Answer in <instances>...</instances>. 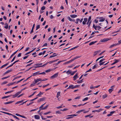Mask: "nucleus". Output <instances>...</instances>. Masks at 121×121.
Segmentation results:
<instances>
[{"mask_svg": "<svg viewBox=\"0 0 121 121\" xmlns=\"http://www.w3.org/2000/svg\"><path fill=\"white\" fill-rule=\"evenodd\" d=\"M58 73H57L56 74H55L53 75L52 76L50 77V78L51 79H53L55 78L56 77H57L58 76Z\"/></svg>", "mask_w": 121, "mask_h": 121, "instance_id": "f257e3e1", "label": "nucleus"}, {"mask_svg": "<svg viewBox=\"0 0 121 121\" xmlns=\"http://www.w3.org/2000/svg\"><path fill=\"white\" fill-rule=\"evenodd\" d=\"M46 99V98L45 97H44L42 98H40V99L38 100V102H39L41 101H43L45 100V99Z\"/></svg>", "mask_w": 121, "mask_h": 121, "instance_id": "f03ea898", "label": "nucleus"}, {"mask_svg": "<svg viewBox=\"0 0 121 121\" xmlns=\"http://www.w3.org/2000/svg\"><path fill=\"white\" fill-rule=\"evenodd\" d=\"M48 79H46L45 80L44 79H43V80H42L40 78H39V79H37L36 80V82H39V81H45V80H47Z\"/></svg>", "mask_w": 121, "mask_h": 121, "instance_id": "7ed1b4c3", "label": "nucleus"}, {"mask_svg": "<svg viewBox=\"0 0 121 121\" xmlns=\"http://www.w3.org/2000/svg\"><path fill=\"white\" fill-rule=\"evenodd\" d=\"M73 78H74V80H76L77 79V78H78V73H76V74L73 77Z\"/></svg>", "mask_w": 121, "mask_h": 121, "instance_id": "20e7f679", "label": "nucleus"}, {"mask_svg": "<svg viewBox=\"0 0 121 121\" xmlns=\"http://www.w3.org/2000/svg\"><path fill=\"white\" fill-rule=\"evenodd\" d=\"M100 52V50L95 51L94 52V54H93L94 56H96L98 53H99Z\"/></svg>", "mask_w": 121, "mask_h": 121, "instance_id": "39448f33", "label": "nucleus"}, {"mask_svg": "<svg viewBox=\"0 0 121 121\" xmlns=\"http://www.w3.org/2000/svg\"><path fill=\"white\" fill-rule=\"evenodd\" d=\"M114 60L115 61L114 62H113V63H112V64H111V65H113L116 64V63L119 62V60H117L116 59H115Z\"/></svg>", "mask_w": 121, "mask_h": 121, "instance_id": "423d86ee", "label": "nucleus"}, {"mask_svg": "<svg viewBox=\"0 0 121 121\" xmlns=\"http://www.w3.org/2000/svg\"><path fill=\"white\" fill-rule=\"evenodd\" d=\"M35 82H33L31 84V85L30 86L32 87V86H35V84L37 83V82H36V80H35Z\"/></svg>", "mask_w": 121, "mask_h": 121, "instance_id": "0eeeda50", "label": "nucleus"}, {"mask_svg": "<svg viewBox=\"0 0 121 121\" xmlns=\"http://www.w3.org/2000/svg\"><path fill=\"white\" fill-rule=\"evenodd\" d=\"M35 24H33V27L32 28L31 31H30V34H31L33 32V29L35 27Z\"/></svg>", "mask_w": 121, "mask_h": 121, "instance_id": "6e6552de", "label": "nucleus"}, {"mask_svg": "<svg viewBox=\"0 0 121 121\" xmlns=\"http://www.w3.org/2000/svg\"><path fill=\"white\" fill-rule=\"evenodd\" d=\"M35 118L36 119H39L40 118V117L38 115H35Z\"/></svg>", "mask_w": 121, "mask_h": 121, "instance_id": "1a4fd4ad", "label": "nucleus"}, {"mask_svg": "<svg viewBox=\"0 0 121 121\" xmlns=\"http://www.w3.org/2000/svg\"><path fill=\"white\" fill-rule=\"evenodd\" d=\"M118 45V43H115V44H113L112 45L110 46V47H109V48H111L115 46Z\"/></svg>", "mask_w": 121, "mask_h": 121, "instance_id": "9d476101", "label": "nucleus"}, {"mask_svg": "<svg viewBox=\"0 0 121 121\" xmlns=\"http://www.w3.org/2000/svg\"><path fill=\"white\" fill-rule=\"evenodd\" d=\"M39 72L38 71L34 73L33 74L32 76H34L37 75L38 74H39Z\"/></svg>", "mask_w": 121, "mask_h": 121, "instance_id": "9b49d317", "label": "nucleus"}, {"mask_svg": "<svg viewBox=\"0 0 121 121\" xmlns=\"http://www.w3.org/2000/svg\"><path fill=\"white\" fill-rule=\"evenodd\" d=\"M77 115L74 114H73V115H69L67 116V117L69 116L70 117H72V118L73 117L76 116H77Z\"/></svg>", "mask_w": 121, "mask_h": 121, "instance_id": "f8f14e48", "label": "nucleus"}, {"mask_svg": "<svg viewBox=\"0 0 121 121\" xmlns=\"http://www.w3.org/2000/svg\"><path fill=\"white\" fill-rule=\"evenodd\" d=\"M13 101H11L5 103H4V104H9L12 103H13Z\"/></svg>", "mask_w": 121, "mask_h": 121, "instance_id": "ddd939ff", "label": "nucleus"}, {"mask_svg": "<svg viewBox=\"0 0 121 121\" xmlns=\"http://www.w3.org/2000/svg\"><path fill=\"white\" fill-rule=\"evenodd\" d=\"M102 18V19H100L99 20L100 22H103L105 20V18H103L102 17H100L99 18L100 19Z\"/></svg>", "mask_w": 121, "mask_h": 121, "instance_id": "4468645a", "label": "nucleus"}, {"mask_svg": "<svg viewBox=\"0 0 121 121\" xmlns=\"http://www.w3.org/2000/svg\"><path fill=\"white\" fill-rule=\"evenodd\" d=\"M18 50H17V51H16V52H14V53H13L11 55V56H10V58H9V59H10L11 58L12 56H14L15 54H16V53H17V52Z\"/></svg>", "mask_w": 121, "mask_h": 121, "instance_id": "2eb2a0df", "label": "nucleus"}, {"mask_svg": "<svg viewBox=\"0 0 121 121\" xmlns=\"http://www.w3.org/2000/svg\"><path fill=\"white\" fill-rule=\"evenodd\" d=\"M97 42V41H95L89 43V45H92V44L95 43L96 42Z\"/></svg>", "mask_w": 121, "mask_h": 121, "instance_id": "dca6fc26", "label": "nucleus"}, {"mask_svg": "<svg viewBox=\"0 0 121 121\" xmlns=\"http://www.w3.org/2000/svg\"><path fill=\"white\" fill-rule=\"evenodd\" d=\"M60 91H59L57 93V95H56V97L57 98H58V97L60 96Z\"/></svg>", "mask_w": 121, "mask_h": 121, "instance_id": "f3484780", "label": "nucleus"}, {"mask_svg": "<svg viewBox=\"0 0 121 121\" xmlns=\"http://www.w3.org/2000/svg\"><path fill=\"white\" fill-rule=\"evenodd\" d=\"M70 17L73 18H74L77 16V15H70Z\"/></svg>", "mask_w": 121, "mask_h": 121, "instance_id": "a211bd4d", "label": "nucleus"}, {"mask_svg": "<svg viewBox=\"0 0 121 121\" xmlns=\"http://www.w3.org/2000/svg\"><path fill=\"white\" fill-rule=\"evenodd\" d=\"M108 40H107L106 39H103L101 40H100V41L101 42H106Z\"/></svg>", "mask_w": 121, "mask_h": 121, "instance_id": "6ab92c4d", "label": "nucleus"}, {"mask_svg": "<svg viewBox=\"0 0 121 121\" xmlns=\"http://www.w3.org/2000/svg\"><path fill=\"white\" fill-rule=\"evenodd\" d=\"M11 96L12 95H9V96H4V97H3L2 98V99H5V98H7L8 97H11Z\"/></svg>", "mask_w": 121, "mask_h": 121, "instance_id": "aec40b11", "label": "nucleus"}, {"mask_svg": "<svg viewBox=\"0 0 121 121\" xmlns=\"http://www.w3.org/2000/svg\"><path fill=\"white\" fill-rule=\"evenodd\" d=\"M15 83V82H13V83H9L7 84V86H10V85H12L14 84Z\"/></svg>", "mask_w": 121, "mask_h": 121, "instance_id": "412c9836", "label": "nucleus"}, {"mask_svg": "<svg viewBox=\"0 0 121 121\" xmlns=\"http://www.w3.org/2000/svg\"><path fill=\"white\" fill-rule=\"evenodd\" d=\"M66 73L67 74H70L71 73V72L70 70H68L66 72Z\"/></svg>", "mask_w": 121, "mask_h": 121, "instance_id": "4be33fe9", "label": "nucleus"}, {"mask_svg": "<svg viewBox=\"0 0 121 121\" xmlns=\"http://www.w3.org/2000/svg\"><path fill=\"white\" fill-rule=\"evenodd\" d=\"M48 105H47V106H45L44 108H42L41 109L42 110H44L45 109H46L48 107Z\"/></svg>", "mask_w": 121, "mask_h": 121, "instance_id": "5701e85b", "label": "nucleus"}, {"mask_svg": "<svg viewBox=\"0 0 121 121\" xmlns=\"http://www.w3.org/2000/svg\"><path fill=\"white\" fill-rule=\"evenodd\" d=\"M43 93L42 92H40L37 95V96H39L40 97L41 95H42L43 94Z\"/></svg>", "mask_w": 121, "mask_h": 121, "instance_id": "b1692460", "label": "nucleus"}, {"mask_svg": "<svg viewBox=\"0 0 121 121\" xmlns=\"http://www.w3.org/2000/svg\"><path fill=\"white\" fill-rule=\"evenodd\" d=\"M3 112V113H5V114H8V115H12L13 114H11L10 113H8V112Z\"/></svg>", "mask_w": 121, "mask_h": 121, "instance_id": "393cba45", "label": "nucleus"}, {"mask_svg": "<svg viewBox=\"0 0 121 121\" xmlns=\"http://www.w3.org/2000/svg\"><path fill=\"white\" fill-rule=\"evenodd\" d=\"M93 27L94 28L95 30H97V26H95L94 24L93 25Z\"/></svg>", "mask_w": 121, "mask_h": 121, "instance_id": "a878e982", "label": "nucleus"}, {"mask_svg": "<svg viewBox=\"0 0 121 121\" xmlns=\"http://www.w3.org/2000/svg\"><path fill=\"white\" fill-rule=\"evenodd\" d=\"M113 90V89L110 88L109 89L108 91L110 93H111V92Z\"/></svg>", "mask_w": 121, "mask_h": 121, "instance_id": "bb28decb", "label": "nucleus"}, {"mask_svg": "<svg viewBox=\"0 0 121 121\" xmlns=\"http://www.w3.org/2000/svg\"><path fill=\"white\" fill-rule=\"evenodd\" d=\"M51 113V112H50V111H49V112L44 113L43 114L44 115H46L48 114H49Z\"/></svg>", "mask_w": 121, "mask_h": 121, "instance_id": "cd10ccee", "label": "nucleus"}, {"mask_svg": "<svg viewBox=\"0 0 121 121\" xmlns=\"http://www.w3.org/2000/svg\"><path fill=\"white\" fill-rule=\"evenodd\" d=\"M23 100H22L21 101L17 102L15 104H17L21 103L23 102Z\"/></svg>", "mask_w": 121, "mask_h": 121, "instance_id": "c85d7f7f", "label": "nucleus"}, {"mask_svg": "<svg viewBox=\"0 0 121 121\" xmlns=\"http://www.w3.org/2000/svg\"><path fill=\"white\" fill-rule=\"evenodd\" d=\"M69 87H70V88H71V89H73L74 87H73V85H71L69 86Z\"/></svg>", "mask_w": 121, "mask_h": 121, "instance_id": "c756f323", "label": "nucleus"}, {"mask_svg": "<svg viewBox=\"0 0 121 121\" xmlns=\"http://www.w3.org/2000/svg\"><path fill=\"white\" fill-rule=\"evenodd\" d=\"M12 116L14 118H15L18 120H19V119L18 118V117H17L15 116V115H13V114Z\"/></svg>", "mask_w": 121, "mask_h": 121, "instance_id": "7c9ffc66", "label": "nucleus"}, {"mask_svg": "<svg viewBox=\"0 0 121 121\" xmlns=\"http://www.w3.org/2000/svg\"><path fill=\"white\" fill-rule=\"evenodd\" d=\"M107 97V95L106 94H105L103 95V98L104 99Z\"/></svg>", "mask_w": 121, "mask_h": 121, "instance_id": "2f4dec72", "label": "nucleus"}, {"mask_svg": "<svg viewBox=\"0 0 121 121\" xmlns=\"http://www.w3.org/2000/svg\"><path fill=\"white\" fill-rule=\"evenodd\" d=\"M12 71V69H10V70H8L6 72V74H7V73L11 72Z\"/></svg>", "mask_w": 121, "mask_h": 121, "instance_id": "473e14b6", "label": "nucleus"}, {"mask_svg": "<svg viewBox=\"0 0 121 121\" xmlns=\"http://www.w3.org/2000/svg\"><path fill=\"white\" fill-rule=\"evenodd\" d=\"M40 25H37L36 26V30H37L38 29H39L40 28Z\"/></svg>", "mask_w": 121, "mask_h": 121, "instance_id": "72a5a7b5", "label": "nucleus"}, {"mask_svg": "<svg viewBox=\"0 0 121 121\" xmlns=\"http://www.w3.org/2000/svg\"><path fill=\"white\" fill-rule=\"evenodd\" d=\"M9 77H10V76H7V77H5L2 78H1V79L2 80H3V79H6V78H9Z\"/></svg>", "mask_w": 121, "mask_h": 121, "instance_id": "f704fd0d", "label": "nucleus"}, {"mask_svg": "<svg viewBox=\"0 0 121 121\" xmlns=\"http://www.w3.org/2000/svg\"><path fill=\"white\" fill-rule=\"evenodd\" d=\"M83 80V79H82V80H81L79 81H78L77 82V83H82L83 82V81H82Z\"/></svg>", "mask_w": 121, "mask_h": 121, "instance_id": "c9c22d12", "label": "nucleus"}, {"mask_svg": "<svg viewBox=\"0 0 121 121\" xmlns=\"http://www.w3.org/2000/svg\"><path fill=\"white\" fill-rule=\"evenodd\" d=\"M36 92V91L35 92H34L32 95L29 96V97H30L32 96Z\"/></svg>", "mask_w": 121, "mask_h": 121, "instance_id": "e433bc0d", "label": "nucleus"}, {"mask_svg": "<svg viewBox=\"0 0 121 121\" xmlns=\"http://www.w3.org/2000/svg\"><path fill=\"white\" fill-rule=\"evenodd\" d=\"M46 103H45L44 104H42V105L39 108V109H40V110H41V109L42 108H43V106Z\"/></svg>", "mask_w": 121, "mask_h": 121, "instance_id": "4c0bfd02", "label": "nucleus"}, {"mask_svg": "<svg viewBox=\"0 0 121 121\" xmlns=\"http://www.w3.org/2000/svg\"><path fill=\"white\" fill-rule=\"evenodd\" d=\"M101 28V27L99 26H97V28L98 30H99Z\"/></svg>", "mask_w": 121, "mask_h": 121, "instance_id": "58836bf2", "label": "nucleus"}, {"mask_svg": "<svg viewBox=\"0 0 121 121\" xmlns=\"http://www.w3.org/2000/svg\"><path fill=\"white\" fill-rule=\"evenodd\" d=\"M103 109H102L100 108L99 109L97 110H96V112H100V111H101Z\"/></svg>", "mask_w": 121, "mask_h": 121, "instance_id": "ea45409f", "label": "nucleus"}, {"mask_svg": "<svg viewBox=\"0 0 121 121\" xmlns=\"http://www.w3.org/2000/svg\"><path fill=\"white\" fill-rule=\"evenodd\" d=\"M23 90H22L21 91H19V92H17V93H16V94L18 95H19V94H20L21 93L22 91Z\"/></svg>", "mask_w": 121, "mask_h": 121, "instance_id": "a19ab883", "label": "nucleus"}, {"mask_svg": "<svg viewBox=\"0 0 121 121\" xmlns=\"http://www.w3.org/2000/svg\"><path fill=\"white\" fill-rule=\"evenodd\" d=\"M105 61L103 62H102L100 63L99 64V65L100 66L103 65L105 63Z\"/></svg>", "mask_w": 121, "mask_h": 121, "instance_id": "79ce46f5", "label": "nucleus"}, {"mask_svg": "<svg viewBox=\"0 0 121 121\" xmlns=\"http://www.w3.org/2000/svg\"><path fill=\"white\" fill-rule=\"evenodd\" d=\"M21 77V76H20L19 77H15L14 79L13 80V81L14 80H15V79L17 78H19Z\"/></svg>", "mask_w": 121, "mask_h": 121, "instance_id": "37998d69", "label": "nucleus"}, {"mask_svg": "<svg viewBox=\"0 0 121 121\" xmlns=\"http://www.w3.org/2000/svg\"><path fill=\"white\" fill-rule=\"evenodd\" d=\"M7 83H8V82L7 81H5L3 82H2V83L1 84L2 85H4V84H6Z\"/></svg>", "mask_w": 121, "mask_h": 121, "instance_id": "c03bdc74", "label": "nucleus"}, {"mask_svg": "<svg viewBox=\"0 0 121 121\" xmlns=\"http://www.w3.org/2000/svg\"><path fill=\"white\" fill-rule=\"evenodd\" d=\"M12 95L11 96H13V98H14L15 97H16L18 96L17 95V94L16 93L14 95Z\"/></svg>", "mask_w": 121, "mask_h": 121, "instance_id": "a18cd8bd", "label": "nucleus"}, {"mask_svg": "<svg viewBox=\"0 0 121 121\" xmlns=\"http://www.w3.org/2000/svg\"><path fill=\"white\" fill-rule=\"evenodd\" d=\"M45 7L43 6L41 8V9L42 10H44L45 9Z\"/></svg>", "mask_w": 121, "mask_h": 121, "instance_id": "49530a36", "label": "nucleus"}, {"mask_svg": "<svg viewBox=\"0 0 121 121\" xmlns=\"http://www.w3.org/2000/svg\"><path fill=\"white\" fill-rule=\"evenodd\" d=\"M88 99V97H86L84 99H83L82 100V101H84L86 100H87Z\"/></svg>", "mask_w": 121, "mask_h": 121, "instance_id": "de8ad7c7", "label": "nucleus"}, {"mask_svg": "<svg viewBox=\"0 0 121 121\" xmlns=\"http://www.w3.org/2000/svg\"><path fill=\"white\" fill-rule=\"evenodd\" d=\"M13 91H8L7 92H5V94H7V93H11Z\"/></svg>", "mask_w": 121, "mask_h": 121, "instance_id": "09e8293b", "label": "nucleus"}, {"mask_svg": "<svg viewBox=\"0 0 121 121\" xmlns=\"http://www.w3.org/2000/svg\"><path fill=\"white\" fill-rule=\"evenodd\" d=\"M56 114H61L60 112L59 111H57L56 112Z\"/></svg>", "mask_w": 121, "mask_h": 121, "instance_id": "8fccbe9b", "label": "nucleus"}, {"mask_svg": "<svg viewBox=\"0 0 121 121\" xmlns=\"http://www.w3.org/2000/svg\"><path fill=\"white\" fill-rule=\"evenodd\" d=\"M105 59H102L99 61V63H101Z\"/></svg>", "mask_w": 121, "mask_h": 121, "instance_id": "3c124183", "label": "nucleus"}, {"mask_svg": "<svg viewBox=\"0 0 121 121\" xmlns=\"http://www.w3.org/2000/svg\"><path fill=\"white\" fill-rule=\"evenodd\" d=\"M49 85V84L48 83L46 85H43V88H44L45 87H46Z\"/></svg>", "mask_w": 121, "mask_h": 121, "instance_id": "603ef678", "label": "nucleus"}, {"mask_svg": "<svg viewBox=\"0 0 121 121\" xmlns=\"http://www.w3.org/2000/svg\"><path fill=\"white\" fill-rule=\"evenodd\" d=\"M77 71H74L73 73H71V75H73L74 74L76 73V72Z\"/></svg>", "mask_w": 121, "mask_h": 121, "instance_id": "864d4df0", "label": "nucleus"}, {"mask_svg": "<svg viewBox=\"0 0 121 121\" xmlns=\"http://www.w3.org/2000/svg\"><path fill=\"white\" fill-rule=\"evenodd\" d=\"M16 56H15L13 58V59H12V60H11V62H13V61H14V60L16 58Z\"/></svg>", "mask_w": 121, "mask_h": 121, "instance_id": "5fc2aeb1", "label": "nucleus"}, {"mask_svg": "<svg viewBox=\"0 0 121 121\" xmlns=\"http://www.w3.org/2000/svg\"><path fill=\"white\" fill-rule=\"evenodd\" d=\"M111 107V106H106L105 107V108H106L107 109H109Z\"/></svg>", "mask_w": 121, "mask_h": 121, "instance_id": "6e6d98bb", "label": "nucleus"}, {"mask_svg": "<svg viewBox=\"0 0 121 121\" xmlns=\"http://www.w3.org/2000/svg\"><path fill=\"white\" fill-rule=\"evenodd\" d=\"M32 52V51H31L27 53H26V54H25V55H28V54H30V53H31V52Z\"/></svg>", "mask_w": 121, "mask_h": 121, "instance_id": "4d7b16f0", "label": "nucleus"}, {"mask_svg": "<svg viewBox=\"0 0 121 121\" xmlns=\"http://www.w3.org/2000/svg\"><path fill=\"white\" fill-rule=\"evenodd\" d=\"M42 63H41L40 64L39 63L36 64L35 65H42Z\"/></svg>", "mask_w": 121, "mask_h": 121, "instance_id": "13d9d810", "label": "nucleus"}, {"mask_svg": "<svg viewBox=\"0 0 121 121\" xmlns=\"http://www.w3.org/2000/svg\"><path fill=\"white\" fill-rule=\"evenodd\" d=\"M24 78L22 79H21V80H20L17 81V83H18L19 82H21V81H22L23 80H24Z\"/></svg>", "mask_w": 121, "mask_h": 121, "instance_id": "bf43d9fd", "label": "nucleus"}, {"mask_svg": "<svg viewBox=\"0 0 121 121\" xmlns=\"http://www.w3.org/2000/svg\"><path fill=\"white\" fill-rule=\"evenodd\" d=\"M62 104L61 105V106H59V107H56V108H62Z\"/></svg>", "mask_w": 121, "mask_h": 121, "instance_id": "052dcab7", "label": "nucleus"}, {"mask_svg": "<svg viewBox=\"0 0 121 121\" xmlns=\"http://www.w3.org/2000/svg\"><path fill=\"white\" fill-rule=\"evenodd\" d=\"M68 19L70 21H72V20L69 17H68Z\"/></svg>", "mask_w": 121, "mask_h": 121, "instance_id": "680f3d73", "label": "nucleus"}, {"mask_svg": "<svg viewBox=\"0 0 121 121\" xmlns=\"http://www.w3.org/2000/svg\"><path fill=\"white\" fill-rule=\"evenodd\" d=\"M79 86V85H75V86H73L74 88H76V87H78Z\"/></svg>", "mask_w": 121, "mask_h": 121, "instance_id": "e2e57ef3", "label": "nucleus"}, {"mask_svg": "<svg viewBox=\"0 0 121 121\" xmlns=\"http://www.w3.org/2000/svg\"><path fill=\"white\" fill-rule=\"evenodd\" d=\"M91 16H90L88 20V21H91Z\"/></svg>", "mask_w": 121, "mask_h": 121, "instance_id": "0e129e2a", "label": "nucleus"}, {"mask_svg": "<svg viewBox=\"0 0 121 121\" xmlns=\"http://www.w3.org/2000/svg\"><path fill=\"white\" fill-rule=\"evenodd\" d=\"M91 21H88V22L86 23V24L88 25V24H89V23L91 24Z\"/></svg>", "mask_w": 121, "mask_h": 121, "instance_id": "69168bd1", "label": "nucleus"}, {"mask_svg": "<svg viewBox=\"0 0 121 121\" xmlns=\"http://www.w3.org/2000/svg\"><path fill=\"white\" fill-rule=\"evenodd\" d=\"M74 65V64H72L71 65L69 66L68 67L69 68H71Z\"/></svg>", "mask_w": 121, "mask_h": 121, "instance_id": "338daca9", "label": "nucleus"}, {"mask_svg": "<svg viewBox=\"0 0 121 121\" xmlns=\"http://www.w3.org/2000/svg\"><path fill=\"white\" fill-rule=\"evenodd\" d=\"M84 22H86L87 21V18H85L84 19Z\"/></svg>", "mask_w": 121, "mask_h": 121, "instance_id": "774afa93", "label": "nucleus"}]
</instances>
